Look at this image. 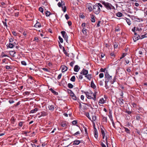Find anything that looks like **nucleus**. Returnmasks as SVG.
Instances as JSON below:
<instances>
[{
  "label": "nucleus",
  "mask_w": 147,
  "mask_h": 147,
  "mask_svg": "<svg viewBox=\"0 0 147 147\" xmlns=\"http://www.w3.org/2000/svg\"><path fill=\"white\" fill-rule=\"evenodd\" d=\"M92 120L95 121L96 119V117L95 115H93L92 117Z\"/></svg>",
  "instance_id": "37998d69"
},
{
  "label": "nucleus",
  "mask_w": 147,
  "mask_h": 147,
  "mask_svg": "<svg viewBox=\"0 0 147 147\" xmlns=\"http://www.w3.org/2000/svg\"><path fill=\"white\" fill-rule=\"evenodd\" d=\"M91 5V4L89 3L86 6L88 9L90 11H91L93 9Z\"/></svg>",
  "instance_id": "9d476101"
},
{
  "label": "nucleus",
  "mask_w": 147,
  "mask_h": 147,
  "mask_svg": "<svg viewBox=\"0 0 147 147\" xmlns=\"http://www.w3.org/2000/svg\"><path fill=\"white\" fill-rule=\"evenodd\" d=\"M105 81H107L108 82H110L112 79V76L109 75L108 73H106L105 74Z\"/></svg>",
  "instance_id": "7ed1b4c3"
},
{
  "label": "nucleus",
  "mask_w": 147,
  "mask_h": 147,
  "mask_svg": "<svg viewBox=\"0 0 147 147\" xmlns=\"http://www.w3.org/2000/svg\"><path fill=\"white\" fill-rule=\"evenodd\" d=\"M88 71L86 69H83L81 71V74H82L84 75H86L88 74Z\"/></svg>",
  "instance_id": "0eeeda50"
},
{
  "label": "nucleus",
  "mask_w": 147,
  "mask_h": 147,
  "mask_svg": "<svg viewBox=\"0 0 147 147\" xmlns=\"http://www.w3.org/2000/svg\"><path fill=\"white\" fill-rule=\"evenodd\" d=\"M45 14L47 16H48L51 14V13L50 12L47 11H46Z\"/></svg>",
  "instance_id": "72a5a7b5"
},
{
  "label": "nucleus",
  "mask_w": 147,
  "mask_h": 147,
  "mask_svg": "<svg viewBox=\"0 0 147 147\" xmlns=\"http://www.w3.org/2000/svg\"><path fill=\"white\" fill-rule=\"evenodd\" d=\"M39 11L41 12L42 13H43V8L42 7H40L39 8Z\"/></svg>",
  "instance_id": "a19ab883"
},
{
  "label": "nucleus",
  "mask_w": 147,
  "mask_h": 147,
  "mask_svg": "<svg viewBox=\"0 0 147 147\" xmlns=\"http://www.w3.org/2000/svg\"><path fill=\"white\" fill-rule=\"evenodd\" d=\"M126 55V54L125 53H123L121 55V56L120 57V59H121L123 58Z\"/></svg>",
  "instance_id": "c756f323"
},
{
  "label": "nucleus",
  "mask_w": 147,
  "mask_h": 147,
  "mask_svg": "<svg viewBox=\"0 0 147 147\" xmlns=\"http://www.w3.org/2000/svg\"><path fill=\"white\" fill-rule=\"evenodd\" d=\"M123 99L122 98H120L119 100V102L120 105H122L123 103Z\"/></svg>",
  "instance_id": "b1692460"
},
{
  "label": "nucleus",
  "mask_w": 147,
  "mask_h": 147,
  "mask_svg": "<svg viewBox=\"0 0 147 147\" xmlns=\"http://www.w3.org/2000/svg\"><path fill=\"white\" fill-rule=\"evenodd\" d=\"M125 130L126 132L128 133H130V131L129 130L127 127H124Z\"/></svg>",
  "instance_id": "bb28decb"
},
{
  "label": "nucleus",
  "mask_w": 147,
  "mask_h": 147,
  "mask_svg": "<svg viewBox=\"0 0 147 147\" xmlns=\"http://www.w3.org/2000/svg\"><path fill=\"white\" fill-rule=\"evenodd\" d=\"M102 4L107 9H111L112 6L110 3L103 2L102 3Z\"/></svg>",
  "instance_id": "20e7f679"
},
{
  "label": "nucleus",
  "mask_w": 147,
  "mask_h": 147,
  "mask_svg": "<svg viewBox=\"0 0 147 147\" xmlns=\"http://www.w3.org/2000/svg\"><path fill=\"white\" fill-rule=\"evenodd\" d=\"M100 21H99L98 22V23L97 24V27L100 26Z\"/></svg>",
  "instance_id": "4d7b16f0"
},
{
  "label": "nucleus",
  "mask_w": 147,
  "mask_h": 147,
  "mask_svg": "<svg viewBox=\"0 0 147 147\" xmlns=\"http://www.w3.org/2000/svg\"><path fill=\"white\" fill-rule=\"evenodd\" d=\"M23 122H20L19 123V125L20 127H22V125Z\"/></svg>",
  "instance_id": "e2e57ef3"
},
{
  "label": "nucleus",
  "mask_w": 147,
  "mask_h": 147,
  "mask_svg": "<svg viewBox=\"0 0 147 147\" xmlns=\"http://www.w3.org/2000/svg\"><path fill=\"white\" fill-rule=\"evenodd\" d=\"M94 136L96 138H97L98 137V133L96 131H95L94 132Z\"/></svg>",
  "instance_id": "f704fd0d"
},
{
  "label": "nucleus",
  "mask_w": 147,
  "mask_h": 147,
  "mask_svg": "<svg viewBox=\"0 0 147 147\" xmlns=\"http://www.w3.org/2000/svg\"><path fill=\"white\" fill-rule=\"evenodd\" d=\"M79 67L77 65L75 66L74 70V71L78 72L79 71Z\"/></svg>",
  "instance_id": "2eb2a0df"
},
{
  "label": "nucleus",
  "mask_w": 147,
  "mask_h": 147,
  "mask_svg": "<svg viewBox=\"0 0 147 147\" xmlns=\"http://www.w3.org/2000/svg\"><path fill=\"white\" fill-rule=\"evenodd\" d=\"M99 103L101 104H103L105 102L103 98H102L100 99L99 101Z\"/></svg>",
  "instance_id": "a878e982"
},
{
  "label": "nucleus",
  "mask_w": 147,
  "mask_h": 147,
  "mask_svg": "<svg viewBox=\"0 0 147 147\" xmlns=\"http://www.w3.org/2000/svg\"><path fill=\"white\" fill-rule=\"evenodd\" d=\"M86 96L87 98L89 99H93L94 101L96 100V92L93 93L92 91H90L89 92H85Z\"/></svg>",
  "instance_id": "f257e3e1"
},
{
  "label": "nucleus",
  "mask_w": 147,
  "mask_h": 147,
  "mask_svg": "<svg viewBox=\"0 0 147 147\" xmlns=\"http://www.w3.org/2000/svg\"><path fill=\"white\" fill-rule=\"evenodd\" d=\"M58 6L59 7H60L62 6L61 2H59L57 4Z\"/></svg>",
  "instance_id": "8fccbe9b"
},
{
  "label": "nucleus",
  "mask_w": 147,
  "mask_h": 147,
  "mask_svg": "<svg viewBox=\"0 0 147 147\" xmlns=\"http://www.w3.org/2000/svg\"><path fill=\"white\" fill-rule=\"evenodd\" d=\"M135 36L133 38V39L135 42L138 40L140 38V36L139 35H137L135 32L134 33Z\"/></svg>",
  "instance_id": "1a4fd4ad"
},
{
  "label": "nucleus",
  "mask_w": 147,
  "mask_h": 147,
  "mask_svg": "<svg viewBox=\"0 0 147 147\" xmlns=\"http://www.w3.org/2000/svg\"><path fill=\"white\" fill-rule=\"evenodd\" d=\"M91 20L92 22H95V20L94 17L92 18Z\"/></svg>",
  "instance_id": "3c124183"
},
{
  "label": "nucleus",
  "mask_w": 147,
  "mask_h": 147,
  "mask_svg": "<svg viewBox=\"0 0 147 147\" xmlns=\"http://www.w3.org/2000/svg\"><path fill=\"white\" fill-rule=\"evenodd\" d=\"M125 62L126 64H128L129 63V61L128 60H125Z\"/></svg>",
  "instance_id": "774afa93"
},
{
  "label": "nucleus",
  "mask_w": 147,
  "mask_h": 147,
  "mask_svg": "<svg viewBox=\"0 0 147 147\" xmlns=\"http://www.w3.org/2000/svg\"><path fill=\"white\" fill-rule=\"evenodd\" d=\"M80 142V140H76L73 142V145H78L79 144Z\"/></svg>",
  "instance_id": "4468645a"
},
{
  "label": "nucleus",
  "mask_w": 147,
  "mask_h": 147,
  "mask_svg": "<svg viewBox=\"0 0 147 147\" xmlns=\"http://www.w3.org/2000/svg\"><path fill=\"white\" fill-rule=\"evenodd\" d=\"M10 54H13L15 53V52L13 51H10Z\"/></svg>",
  "instance_id": "69168bd1"
},
{
  "label": "nucleus",
  "mask_w": 147,
  "mask_h": 147,
  "mask_svg": "<svg viewBox=\"0 0 147 147\" xmlns=\"http://www.w3.org/2000/svg\"><path fill=\"white\" fill-rule=\"evenodd\" d=\"M104 74L103 73H101L99 74V76L100 78H102L103 77Z\"/></svg>",
  "instance_id": "79ce46f5"
},
{
  "label": "nucleus",
  "mask_w": 147,
  "mask_h": 147,
  "mask_svg": "<svg viewBox=\"0 0 147 147\" xmlns=\"http://www.w3.org/2000/svg\"><path fill=\"white\" fill-rule=\"evenodd\" d=\"M116 15L118 17H121L123 15L122 13L120 12H118L117 13Z\"/></svg>",
  "instance_id": "393cba45"
},
{
  "label": "nucleus",
  "mask_w": 147,
  "mask_h": 147,
  "mask_svg": "<svg viewBox=\"0 0 147 147\" xmlns=\"http://www.w3.org/2000/svg\"><path fill=\"white\" fill-rule=\"evenodd\" d=\"M21 63L23 65H26V63L24 61H21Z\"/></svg>",
  "instance_id": "a18cd8bd"
},
{
  "label": "nucleus",
  "mask_w": 147,
  "mask_h": 147,
  "mask_svg": "<svg viewBox=\"0 0 147 147\" xmlns=\"http://www.w3.org/2000/svg\"><path fill=\"white\" fill-rule=\"evenodd\" d=\"M80 134V132L79 131H77L74 134V136H76Z\"/></svg>",
  "instance_id": "338daca9"
},
{
  "label": "nucleus",
  "mask_w": 147,
  "mask_h": 147,
  "mask_svg": "<svg viewBox=\"0 0 147 147\" xmlns=\"http://www.w3.org/2000/svg\"><path fill=\"white\" fill-rule=\"evenodd\" d=\"M41 26L40 24L38 22H37L34 25V27L36 28H39Z\"/></svg>",
  "instance_id": "a211bd4d"
},
{
  "label": "nucleus",
  "mask_w": 147,
  "mask_h": 147,
  "mask_svg": "<svg viewBox=\"0 0 147 147\" xmlns=\"http://www.w3.org/2000/svg\"><path fill=\"white\" fill-rule=\"evenodd\" d=\"M3 53H2L1 54V56L2 57H8V56L7 55H3Z\"/></svg>",
  "instance_id": "09e8293b"
},
{
  "label": "nucleus",
  "mask_w": 147,
  "mask_h": 147,
  "mask_svg": "<svg viewBox=\"0 0 147 147\" xmlns=\"http://www.w3.org/2000/svg\"><path fill=\"white\" fill-rule=\"evenodd\" d=\"M70 80L72 82H74L75 80V77L74 76H73L70 79Z\"/></svg>",
  "instance_id": "c85d7f7f"
},
{
  "label": "nucleus",
  "mask_w": 147,
  "mask_h": 147,
  "mask_svg": "<svg viewBox=\"0 0 147 147\" xmlns=\"http://www.w3.org/2000/svg\"><path fill=\"white\" fill-rule=\"evenodd\" d=\"M147 37V34H146L144 35H142L141 36V38L143 39L144 38Z\"/></svg>",
  "instance_id": "473e14b6"
},
{
  "label": "nucleus",
  "mask_w": 147,
  "mask_h": 147,
  "mask_svg": "<svg viewBox=\"0 0 147 147\" xmlns=\"http://www.w3.org/2000/svg\"><path fill=\"white\" fill-rule=\"evenodd\" d=\"M105 87L107 89L109 88V87L108 86V85H107V83L108 82L107 81H105Z\"/></svg>",
  "instance_id": "e433bc0d"
},
{
  "label": "nucleus",
  "mask_w": 147,
  "mask_h": 147,
  "mask_svg": "<svg viewBox=\"0 0 147 147\" xmlns=\"http://www.w3.org/2000/svg\"><path fill=\"white\" fill-rule=\"evenodd\" d=\"M86 116L88 118L90 119V120L91 121H92V120H91V118L90 117V115H89V113H86Z\"/></svg>",
  "instance_id": "ea45409f"
},
{
  "label": "nucleus",
  "mask_w": 147,
  "mask_h": 147,
  "mask_svg": "<svg viewBox=\"0 0 147 147\" xmlns=\"http://www.w3.org/2000/svg\"><path fill=\"white\" fill-rule=\"evenodd\" d=\"M41 113H42L41 115L42 116H46L47 115V113L46 112H44V111H43V112H41Z\"/></svg>",
  "instance_id": "7c9ffc66"
},
{
  "label": "nucleus",
  "mask_w": 147,
  "mask_h": 147,
  "mask_svg": "<svg viewBox=\"0 0 147 147\" xmlns=\"http://www.w3.org/2000/svg\"><path fill=\"white\" fill-rule=\"evenodd\" d=\"M70 95L73 99L75 100H76V97L74 93H72Z\"/></svg>",
  "instance_id": "412c9836"
},
{
  "label": "nucleus",
  "mask_w": 147,
  "mask_h": 147,
  "mask_svg": "<svg viewBox=\"0 0 147 147\" xmlns=\"http://www.w3.org/2000/svg\"><path fill=\"white\" fill-rule=\"evenodd\" d=\"M38 111V108H35L34 109L31 111L30 113H36Z\"/></svg>",
  "instance_id": "4be33fe9"
},
{
  "label": "nucleus",
  "mask_w": 147,
  "mask_h": 147,
  "mask_svg": "<svg viewBox=\"0 0 147 147\" xmlns=\"http://www.w3.org/2000/svg\"><path fill=\"white\" fill-rule=\"evenodd\" d=\"M3 23L4 25V26H5L6 27H7V23H6V22L3 21Z\"/></svg>",
  "instance_id": "6e6d98bb"
},
{
  "label": "nucleus",
  "mask_w": 147,
  "mask_h": 147,
  "mask_svg": "<svg viewBox=\"0 0 147 147\" xmlns=\"http://www.w3.org/2000/svg\"><path fill=\"white\" fill-rule=\"evenodd\" d=\"M120 19H121L122 21L124 20L129 25H130L131 24V22L129 19L126 18V19H123L122 18H120Z\"/></svg>",
  "instance_id": "423d86ee"
},
{
  "label": "nucleus",
  "mask_w": 147,
  "mask_h": 147,
  "mask_svg": "<svg viewBox=\"0 0 147 147\" xmlns=\"http://www.w3.org/2000/svg\"><path fill=\"white\" fill-rule=\"evenodd\" d=\"M93 10L94 12L97 15L100 13L101 10L100 8L99 7V6L96 4L93 6Z\"/></svg>",
  "instance_id": "f03ea898"
},
{
  "label": "nucleus",
  "mask_w": 147,
  "mask_h": 147,
  "mask_svg": "<svg viewBox=\"0 0 147 147\" xmlns=\"http://www.w3.org/2000/svg\"><path fill=\"white\" fill-rule=\"evenodd\" d=\"M49 90L51 91L52 93H53L54 94L57 95H58V93L55 90H54L52 88H51L49 89Z\"/></svg>",
  "instance_id": "dca6fc26"
},
{
  "label": "nucleus",
  "mask_w": 147,
  "mask_h": 147,
  "mask_svg": "<svg viewBox=\"0 0 147 147\" xmlns=\"http://www.w3.org/2000/svg\"><path fill=\"white\" fill-rule=\"evenodd\" d=\"M15 44L16 43L15 42H14L13 43H9L8 45L7 44V46L9 48H12L13 47L14 45H15Z\"/></svg>",
  "instance_id": "9b49d317"
},
{
  "label": "nucleus",
  "mask_w": 147,
  "mask_h": 147,
  "mask_svg": "<svg viewBox=\"0 0 147 147\" xmlns=\"http://www.w3.org/2000/svg\"><path fill=\"white\" fill-rule=\"evenodd\" d=\"M60 125L63 127H65L66 126V124L65 122H61Z\"/></svg>",
  "instance_id": "5701e85b"
},
{
  "label": "nucleus",
  "mask_w": 147,
  "mask_h": 147,
  "mask_svg": "<svg viewBox=\"0 0 147 147\" xmlns=\"http://www.w3.org/2000/svg\"><path fill=\"white\" fill-rule=\"evenodd\" d=\"M85 77L86 78L89 80H90L92 78L91 75L89 74L85 76Z\"/></svg>",
  "instance_id": "f3484780"
},
{
  "label": "nucleus",
  "mask_w": 147,
  "mask_h": 147,
  "mask_svg": "<svg viewBox=\"0 0 147 147\" xmlns=\"http://www.w3.org/2000/svg\"><path fill=\"white\" fill-rule=\"evenodd\" d=\"M101 144L102 147H106V145L103 142H101Z\"/></svg>",
  "instance_id": "13d9d810"
},
{
  "label": "nucleus",
  "mask_w": 147,
  "mask_h": 147,
  "mask_svg": "<svg viewBox=\"0 0 147 147\" xmlns=\"http://www.w3.org/2000/svg\"><path fill=\"white\" fill-rule=\"evenodd\" d=\"M90 85H91V87L94 89H95L96 87V86H95V84H94L93 81H92L91 82Z\"/></svg>",
  "instance_id": "6ab92c4d"
},
{
  "label": "nucleus",
  "mask_w": 147,
  "mask_h": 147,
  "mask_svg": "<svg viewBox=\"0 0 147 147\" xmlns=\"http://www.w3.org/2000/svg\"><path fill=\"white\" fill-rule=\"evenodd\" d=\"M14 41L13 39L12 38H10L9 39V43H11V42H13Z\"/></svg>",
  "instance_id": "49530a36"
},
{
  "label": "nucleus",
  "mask_w": 147,
  "mask_h": 147,
  "mask_svg": "<svg viewBox=\"0 0 147 147\" xmlns=\"http://www.w3.org/2000/svg\"><path fill=\"white\" fill-rule=\"evenodd\" d=\"M141 119L140 116L139 115H138L136 116V119L138 120H140Z\"/></svg>",
  "instance_id": "cd10ccee"
},
{
  "label": "nucleus",
  "mask_w": 147,
  "mask_h": 147,
  "mask_svg": "<svg viewBox=\"0 0 147 147\" xmlns=\"http://www.w3.org/2000/svg\"><path fill=\"white\" fill-rule=\"evenodd\" d=\"M97 5L99 6V7L100 8V7H102V5L100 3H98Z\"/></svg>",
  "instance_id": "bf43d9fd"
},
{
  "label": "nucleus",
  "mask_w": 147,
  "mask_h": 147,
  "mask_svg": "<svg viewBox=\"0 0 147 147\" xmlns=\"http://www.w3.org/2000/svg\"><path fill=\"white\" fill-rule=\"evenodd\" d=\"M68 87L70 88H73V85L71 83H69L68 84Z\"/></svg>",
  "instance_id": "2f4dec72"
},
{
  "label": "nucleus",
  "mask_w": 147,
  "mask_h": 147,
  "mask_svg": "<svg viewBox=\"0 0 147 147\" xmlns=\"http://www.w3.org/2000/svg\"><path fill=\"white\" fill-rule=\"evenodd\" d=\"M5 68L7 69H11L10 66L7 65L5 66Z\"/></svg>",
  "instance_id": "c03bdc74"
},
{
  "label": "nucleus",
  "mask_w": 147,
  "mask_h": 147,
  "mask_svg": "<svg viewBox=\"0 0 147 147\" xmlns=\"http://www.w3.org/2000/svg\"><path fill=\"white\" fill-rule=\"evenodd\" d=\"M74 64V63L73 62H71V63H70V65L71 66V67H73V65Z\"/></svg>",
  "instance_id": "680f3d73"
},
{
  "label": "nucleus",
  "mask_w": 147,
  "mask_h": 147,
  "mask_svg": "<svg viewBox=\"0 0 147 147\" xmlns=\"http://www.w3.org/2000/svg\"><path fill=\"white\" fill-rule=\"evenodd\" d=\"M12 33L15 36H16L17 35L15 31H13L12 32Z\"/></svg>",
  "instance_id": "052dcab7"
},
{
  "label": "nucleus",
  "mask_w": 147,
  "mask_h": 147,
  "mask_svg": "<svg viewBox=\"0 0 147 147\" xmlns=\"http://www.w3.org/2000/svg\"><path fill=\"white\" fill-rule=\"evenodd\" d=\"M77 123V121L76 120H74L72 122V124L74 125Z\"/></svg>",
  "instance_id": "603ef678"
},
{
  "label": "nucleus",
  "mask_w": 147,
  "mask_h": 147,
  "mask_svg": "<svg viewBox=\"0 0 147 147\" xmlns=\"http://www.w3.org/2000/svg\"><path fill=\"white\" fill-rule=\"evenodd\" d=\"M61 4H62V10L64 12H65L66 10V7L65 6V3L64 2H62V1H61Z\"/></svg>",
  "instance_id": "6e6552de"
},
{
  "label": "nucleus",
  "mask_w": 147,
  "mask_h": 147,
  "mask_svg": "<svg viewBox=\"0 0 147 147\" xmlns=\"http://www.w3.org/2000/svg\"><path fill=\"white\" fill-rule=\"evenodd\" d=\"M82 32L84 34H86V30L85 28H83L82 29Z\"/></svg>",
  "instance_id": "58836bf2"
},
{
  "label": "nucleus",
  "mask_w": 147,
  "mask_h": 147,
  "mask_svg": "<svg viewBox=\"0 0 147 147\" xmlns=\"http://www.w3.org/2000/svg\"><path fill=\"white\" fill-rule=\"evenodd\" d=\"M61 67L62 71V72H64L67 71L68 69L67 67L65 65L62 66Z\"/></svg>",
  "instance_id": "f8f14e48"
},
{
  "label": "nucleus",
  "mask_w": 147,
  "mask_h": 147,
  "mask_svg": "<svg viewBox=\"0 0 147 147\" xmlns=\"http://www.w3.org/2000/svg\"><path fill=\"white\" fill-rule=\"evenodd\" d=\"M65 17L67 20H68L69 18V17L67 14H65Z\"/></svg>",
  "instance_id": "5fc2aeb1"
},
{
  "label": "nucleus",
  "mask_w": 147,
  "mask_h": 147,
  "mask_svg": "<svg viewBox=\"0 0 147 147\" xmlns=\"http://www.w3.org/2000/svg\"><path fill=\"white\" fill-rule=\"evenodd\" d=\"M9 103L10 104L13 103L14 102V101L13 100H9Z\"/></svg>",
  "instance_id": "0e129e2a"
},
{
  "label": "nucleus",
  "mask_w": 147,
  "mask_h": 147,
  "mask_svg": "<svg viewBox=\"0 0 147 147\" xmlns=\"http://www.w3.org/2000/svg\"><path fill=\"white\" fill-rule=\"evenodd\" d=\"M55 106L54 105H49L48 106V108L49 110L51 111H53L54 109Z\"/></svg>",
  "instance_id": "ddd939ff"
},
{
  "label": "nucleus",
  "mask_w": 147,
  "mask_h": 147,
  "mask_svg": "<svg viewBox=\"0 0 147 147\" xmlns=\"http://www.w3.org/2000/svg\"><path fill=\"white\" fill-rule=\"evenodd\" d=\"M59 38L61 42L63 43V39L60 36H59Z\"/></svg>",
  "instance_id": "4c0bfd02"
},
{
  "label": "nucleus",
  "mask_w": 147,
  "mask_h": 147,
  "mask_svg": "<svg viewBox=\"0 0 147 147\" xmlns=\"http://www.w3.org/2000/svg\"><path fill=\"white\" fill-rule=\"evenodd\" d=\"M63 37L64 38L65 40L67 42L68 36L67 35L66 32L64 31H61V32Z\"/></svg>",
  "instance_id": "39448f33"
},
{
  "label": "nucleus",
  "mask_w": 147,
  "mask_h": 147,
  "mask_svg": "<svg viewBox=\"0 0 147 147\" xmlns=\"http://www.w3.org/2000/svg\"><path fill=\"white\" fill-rule=\"evenodd\" d=\"M101 134L102 136V138L103 139H104L105 137V133L104 131L101 128Z\"/></svg>",
  "instance_id": "aec40b11"
},
{
  "label": "nucleus",
  "mask_w": 147,
  "mask_h": 147,
  "mask_svg": "<svg viewBox=\"0 0 147 147\" xmlns=\"http://www.w3.org/2000/svg\"><path fill=\"white\" fill-rule=\"evenodd\" d=\"M62 75L61 74H59L57 77V79L58 80L60 79L61 78L62 76Z\"/></svg>",
  "instance_id": "de8ad7c7"
},
{
  "label": "nucleus",
  "mask_w": 147,
  "mask_h": 147,
  "mask_svg": "<svg viewBox=\"0 0 147 147\" xmlns=\"http://www.w3.org/2000/svg\"><path fill=\"white\" fill-rule=\"evenodd\" d=\"M103 80H100L99 82V84L100 86L103 85Z\"/></svg>",
  "instance_id": "c9c22d12"
},
{
  "label": "nucleus",
  "mask_w": 147,
  "mask_h": 147,
  "mask_svg": "<svg viewBox=\"0 0 147 147\" xmlns=\"http://www.w3.org/2000/svg\"><path fill=\"white\" fill-rule=\"evenodd\" d=\"M78 77L79 79H80V80L82 79L83 78V76L82 75H80L78 76Z\"/></svg>",
  "instance_id": "864d4df0"
}]
</instances>
